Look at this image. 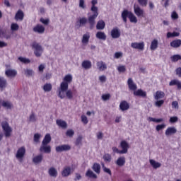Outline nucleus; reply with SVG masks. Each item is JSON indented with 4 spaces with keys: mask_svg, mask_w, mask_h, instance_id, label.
Segmentation results:
<instances>
[{
    "mask_svg": "<svg viewBox=\"0 0 181 181\" xmlns=\"http://www.w3.org/2000/svg\"><path fill=\"white\" fill-rule=\"evenodd\" d=\"M71 81H73V76H71V75L68 74L64 76V81L61 83L58 93V97L61 98V100L66 98L64 93L69 90V84H70Z\"/></svg>",
    "mask_w": 181,
    "mask_h": 181,
    "instance_id": "f257e3e1",
    "label": "nucleus"
},
{
    "mask_svg": "<svg viewBox=\"0 0 181 181\" xmlns=\"http://www.w3.org/2000/svg\"><path fill=\"white\" fill-rule=\"evenodd\" d=\"M127 86L131 91H134V95L136 97H142L143 98L146 97V92L144 91L142 89H138L136 90L138 86H136V84L134 83V81L132 79V78L128 79Z\"/></svg>",
    "mask_w": 181,
    "mask_h": 181,
    "instance_id": "f03ea898",
    "label": "nucleus"
},
{
    "mask_svg": "<svg viewBox=\"0 0 181 181\" xmlns=\"http://www.w3.org/2000/svg\"><path fill=\"white\" fill-rule=\"evenodd\" d=\"M122 19L124 23H127L128 22L127 18L129 19V21L131 23H138V18H136V16H135L134 14L132 11H129L127 9L124 10L122 12Z\"/></svg>",
    "mask_w": 181,
    "mask_h": 181,
    "instance_id": "7ed1b4c3",
    "label": "nucleus"
},
{
    "mask_svg": "<svg viewBox=\"0 0 181 181\" xmlns=\"http://www.w3.org/2000/svg\"><path fill=\"white\" fill-rule=\"evenodd\" d=\"M1 127L4 136H6V138H10L12 135V127L9 126V123H8V122H1Z\"/></svg>",
    "mask_w": 181,
    "mask_h": 181,
    "instance_id": "20e7f679",
    "label": "nucleus"
},
{
    "mask_svg": "<svg viewBox=\"0 0 181 181\" xmlns=\"http://www.w3.org/2000/svg\"><path fill=\"white\" fill-rule=\"evenodd\" d=\"M31 46L32 48L35 49V56H36V57H40V56H42V54L43 53V48L42 47V45H39V43L36 42H33Z\"/></svg>",
    "mask_w": 181,
    "mask_h": 181,
    "instance_id": "39448f33",
    "label": "nucleus"
},
{
    "mask_svg": "<svg viewBox=\"0 0 181 181\" xmlns=\"http://www.w3.org/2000/svg\"><path fill=\"white\" fill-rule=\"evenodd\" d=\"M93 14L90 15L88 18V22L90 25V29H93L94 28V25H95V19H97V16H98V11H93Z\"/></svg>",
    "mask_w": 181,
    "mask_h": 181,
    "instance_id": "423d86ee",
    "label": "nucleus"
},
{
    "mask_svg": "<svg viewBox=\"0 0 181 181\" xmlns=\"http://www.w3.org/2000/svg\"><path fill=\"white\" fill-rule=\"evenodd\" d=\"M25 153H26V148H25V146L19 148L16 154V159H18L19 162H22L23 160V157L25 156Z\"/></svg>",
    "mask_w": 181,
    "mask_h": 181,
    "instance_id": "0eeeda50",
    "label": "nucleus"
},
{
    "mask_svg": "<svg viewBox=\"0 0 181 181\" xmlns=\"http://www.w3.org/2000/svg\"><path fill=\"white\" fill-rule=\"evenodd\" d=\"M134 12L138 18H145V11H144V9L141 8L139 5L134 4Z\"/></svg>",
    "mask_w": 181,
    "mask_h": 181,
    "instance_id": "6e6552de",
    "label": "nucleus"
},
{
    "mask_svg": "<svg viewBox=\"0 0 181 181\" xmlns=\"http://www.w3.org/2000/svg\"><path fill=\"white\" fill-rule=\"evenodd\" d=\"M120 148L122 150H120V153L123 155L124 153H128V149H129V144H128V142L127 141L123 140L120 142Z\"/></svg>",
    "mask_w": 181,
    "mask_h": 181,
    "instance_id": "1a4fd4ad",
    "label": "nucleus"
},
{
    "mask_svg": "<svg viewBox=\"0 0 181 181\" xmlns=\"http://www.w3.org/2000/svg\"><path fill=\"white\" fill-rule=\"evenodd\" d=\"M5 74L8 78H15L18 75V71L16 69H10L5 71Z\"/></svg>",
    "mask_w": 181,
    "mask_h": 181,
    "instance_id": "9d476101",
    "label": "nucleus"
},
{
    "mask_svg": "<svg viewBox=\"0 0 181 181\" xmlns=\"http://www.w3.org/2000/svg\"><path fill=\"white\" fill-rule=\"evenodd\" d=\"M131 47H132V49H137L138 50H144V49H145V42H132Z\"/></svg>",
    "mask_w": 181,
    "mask_h": 181,
    "instance_id": "9b49d317",
    "label": "nucleus"
},
{
    "mask_svg": "<svg viewBox=\"0 0 181 181\" xmlns=\"http://www.w3.org/2000/svg\"><path fill=\"white\" fill-rule=\"evenodd\" d=\"M71 149V146L68 144H64L61 146H58L56 147L55 151L56 152H63L66 151H70Z\"/></svg>",
    "mask_w": 181,
    "mask_h": 181,
    "instance_id": "f8f14e48",
    "label": "nucleus"
},
{
    "mask_svg": "<svg viewBox=\"0 0 181 181\" xmlns=\"http://www.w3.org/2000/svg\"><path fill=\"white\" fill-rule=\"evenodd\" d=\"M111 36L113 39H118L121 36V31L118 27H115L111 30Z\"/></svg>",
    "mask_w": 181,
    "mask_h": 181,
    "instance_id": "ddd939ff",
    "label": "nucleus"
},
{
    "mask_svg": "<svg viewBox=\"0 0 181 181\" xmlns=\"http://www.w3.org/2000/svg\"><path fill=\"white\" fill-rule=\"evenodd\" d=\"M119 108L121 111H128L129 110V103L127 100H122L120 102Z\"/></svg>",
    "mask_w": 181,
    "mask_h": 181,
    "instance_id": "4468645a",
    "label": "nucleus"
},
{
    "mask_svg": "<svg viewBox=\"0 0 181 181\" xmlns=\"http://www.w3.org/2000/svg\"><path fill=\"white\" fill-rule=\"evenodd\" d=\"M40 152H44L45 153H50V152H52V147L47 144H42L40 147Z\"/></svg>",
    "mask_w": 181,
    "mask_h": 181,
    "instance_id": "2eb2a0df",
    "label": "nucleus"
},
{
    "mask_svg": "<svg viewBox=\"0 0 181 181\" xmlns=\"http://www.w3.org/2000/svg\"><path fill=\"white\" fill-rule=\"evenodd\" d=\"M73 95H74L75 97H77V90H74V91H72L71 90H66V96L67 97V98L69 100H71L73 98Z\"/></svg>",
    "mask_w": 181,
    "mask_h": 181,
    "instance_id": "dca6fc26",
    "label": "nucleus"
},
{
    "mask_svg": "<svg viewBox=\"0 0 181 181\" xmlns=\"http://www.w3.org/2000/svg\"><path fill=\"white\" fill-rule=\"evenodd\" d=\"M70 175H71V168L69 166L65 167L62 172V176H63V177H67V176H70Z\"/></svg>",
    "mask_w": 181,
    "mask_h": 181,
    "instance_id": "f3484780",
    "label": "nucleus"
},
{
    "mask_svg": "<svg viewBox=\"0 0 181 181\" xmlns=\"http://www.w3.org/2000/svg\"><path fill=\"white\" fill-rule=\"evenodd\" d=\"M177 132V130L176 129V127H168L165 132V134L166 136H170V135H173Z\"/></svg>",
    "mask_w": 181,
    "mask_h": 181,
    "instance_id": "a211bd4d",
    "label": "nucleus"
},
{
    "mask_svg": "<svg viewBox=\"0 0 181 181\" xmlns=\"http://www.w3.org/2000/svg\"><path fill=\"white\" fill-rule=\"evenodd\" d=\"M33 32L40 34L45 33V27L40 24H37L33 28Z\"/></svg>",
    "mask_w": 181,
    "mask_h": 181,
    "instance_id": "6ab92c4d",
    "label": "nucleus"
},
{
    "mask_svg": "<svg viewBox=\"0 0 181 181\" xmlns=\"http://www.w3.org/2000/svg\"><path fill=\"white\" fill-rule=\"evenodd\" d=\"M169 86L171 87L173 86H176L177 90H181V82L177 79L171 80L170 82L169 83Z\"/></svg>",
    "mask_w": 181,
    "mask_h": 181,
    "instance_id": "aec40b11",
    "label": "nucleus"
},
{
    "mask_svg": "<svg viewBox=\"0 0 181 181\" xmlns=\"http://www.w3.org/2000/svg\"><path fill=\"white\" fill-rule=\"evenodd\" d=\"M23 18H25V13H23V11L22 10H18L15 16V19L16 21H23Z\"/></svg>",
    "mask_w": 181,
    "mask_h": 181,
    "instance_id": "412c9836",
    "label": "nucleus"
},
{
    "mask_svg": "<svg viewBox=\"0 0 181 181\" xmlns=\"http://www.w3.org/2000/svg\"><path fill=\"white\" fill-rule=\"evenodd\" d=\"M92 169L95 173H97V175H100V173H101V165L98 163H94L92 166Z\"/></svg>",
    "mask_w": 181,
    "mask_h": 181,
    "instance_id": "4be33fe9",
    "label": "nucleus"
},
{
    "mask_svg": "<svg viewBox=\"0 0 181 181\" xmlns=\"http://www.w3.org/2000/svg\"><path fill=\"white\" fill-rule=\"evenodd\" d=\"M171 47H174L175 49H177V47H180L181 46V40H174L170 43Z\"/></svg>",
    "mask_w": 181,
    "mask_h": 181,
    "instance_id": "5701e85b",
    "label": "nucleus"
},
{
    "mask_svg": "<svg viewBox=\"0 0 181 181\" xmlns=\"http://www.w3.org/2000/svg\"><path fill=\"white\" fill-rule=\"evenodd\" d=\"M164 98H165V93L163 91H161V90H157L156 92V94L154 95V98L156 100H160V99Z\"/></svg>",
    "mask_w": 181,
    "mask_h": 181,
    "instance_id": "b1692460",
    "label": "nucleus"
},
{
    "mask_svg": "<svg viewBox=\"0 0 181 181\" xmlns=\"http://www.w3.org/2000/svg\"><path fill=\"white\" fill-rule=\"evenodd\" d=\"M96 37L100 40H107V35H105V33L103 31H98L96 33Z\"/></svg>",
    "mask_w": 181,
    "mask_h": 181,
    "instance_id": "393cba45",
    "label": "nucleus"
},
{
    "mask_svg": "<svg viewBox=\"0 0 181 181\" xmlns=\"http://www.w3.org/2000/svg\"><path fill=\"white\" fill-rule=\"evenodd\" d=\"M81 66L83 69H85V70H88L91 69V66H92L91 62L88 60H84L82 62Z\"/></svg>",
    "mask_w": 181,
    "mask_h": 181,
    "instance_id": "a878e982",
    "label": "nucleus"
},
{
    "mask_svg": "<svg viewBox=\"0 0 181 181\" xmlns=\"http://www.w3.org/2000/svg\"><path fill=\"white\" fill-rule=\"evenodd\" d=\"M48 173L49 176H51V177H57V170H56V168H54V167H51L49 169Z\"/></svg>",
    "mask_w": 181,
    "mask_h": 181,
    "instance_id": "bb28decb",
    "label": "nucleus"
},
{
    "mask_svg": "<svg viewBox=\"0 0 181 181\" xmlns=\"http://www.w3.org/2000/svg\"><path fill=\"white\" fill-rule=\"evenodd\" d=\"M56 122L57 125L62 128V129H66V128H67V123L64 120L57 119Z\"/></svg>",
    "mask_w": 181,
    "mask_h": 181,
    "instance_id": "cd10ccee",
    "label": "nucleus"
},
{
    "mask_svg": "<svg viewBox=\"0 0 181 181\" xmlns=\"http://www.w3.org/2000/svg\"><path fill=\"white\" fill-rule=\"evenodd\" d=\"M105 28V22L103 20H100L98 21L97 25H96V29L98 30H103Z\"/></svg>",
    "mask_w": 181,
    "mask_h": 181,
    "instance_id": "c85d7f7f",
    "label": "nucleus"
},
{
    "mask_svg": "<svg viewBox=\"0 0 181 181\" xmlns=\"http://www.w3.org/2000/svg\"><path fill=\"white\" fill-rule=\"evenodd\" d=\"M52 141V136H50V134H47L44 139L42 140V145H47L48 144H50Z\"/></svg>",
    "mask_w": 181,
    "mask_h": 181,
    "instance_id": "c756f323",
    "label": "nucleus"
},
{
    "mask_svg": "<svg viewBox=\"0 0 181 181\" xmlns=\"http://www.w3.org/2000/svg\"><path fill=\"white\" fill-rule=\"evenodd\" d=\"M1 105L4 108H6V110H12L13 107V105H12L9 101H3L1 103Z\"/></svg>",
    "mask_w": 181,
    "mask_h": 181,
    "instance_id": "7c9ffc66",
    "label": "nucleus"
},
{
    "mask_svg": "<svg viewBox=\"0 0 181 181\" xmlns=\"http://www.w3.org/2000/svg\"><path fill=\"white\" fill-rule=\"evenodd\" d=\"M116 165L119 167L124 166L125 165V157H119L116 160Z\"/></svg>",
    "mask_w": 181,
    "mask_h": 181,
    "instance_id": "2f4dec72",
    "label": "nucleus"
},
{
    "mask_svg": "<svg viewBox=\"0 0 181 181\" xmlns=\"http://www.w3.org/2000/svg\"><path fill=\"white\" fill-rule=\"evenodd\" d=\"M86 177H90V179H97V175H95L90 169H88L86 171Z\"/></svg>",
    "mask_w": 181,
    "mask_h": 181,
    "instance_id": "473e14b6",
    "label": "nucleus"
},
{
    "mask_svg": "<svg viewBox=\"0 0 181 181\" xmlns=\"http://www.w3.org/2000/svg\"><path fill=\"white\" fill-rule=\"evenodd\" d=\"M97 66L98 67L100 71H104V70H107V64L103 62H98Z\"/></svg>",
    "mask_w": 181,
    "mask_h": 181,
    "instance_id": "72a5a7b5",
    "label": "nucleus"
},
{
    "mask_svg": "<svg viewBox=\"0 0 181 181\" xmlns=\"http://www.w3.org/2000/svg\"><path fill=\"white\" fill-rule=\"evenodd\" d=\"M89 40H90V33H86V34H84L83 35L82 43L83 45H87V43H88Z\"/></svg>",
    "mask_w": 181,
    "mask_h": 181,
    "instance_id": "f704fd0d",
    "label": "nucleus"
},
{
    "mask_svg": "<svg viewBox=\"0 0 181 181\" xmlns=\"http://www.w3.org/2000/svg\"><path fill=\"white\" fill-rule=\"evenodd\" d=\"M150 164L153 168V169H158V168H160V166H162L160 163L156 162L155 160H150Z\"/></svg>",
    "mask_w": 181,
    "mask_h": 181,
    "instance_id": "c9c22d12",
    "label": "nucleus"
},
{
    "mask_svg": "<svg viewBox=\"0 0 181 181\" xmlns=\"http://www.w3.org/2000/svg\"><path fill=\"white\" fill-rule=\"evenodd\" d=\"M42 160H43V156H42V154L36 156L33 159L34 163H40Z\"/></svg>",
    "mask_w": 181,
    "mask_h": 181,
    "instance_id": "e433bc0d",
    "label": "nucleus"
},
{
    "mask_svg": "<svg viewBox=\"0 0 181 181\" xmlns=\"http://www.w3.org/2000/svg\"><path fill=\"white\" fill-rule=\"evenodd\" d=\"M91 4H92V7L90 8V11L92 12H98V8L95 6V5H97L98 4L97 0H92Z\"/></svg>",
    "mask_w": 181,
    "mask_h": 181,
    "instance_id": "4c0bfd02",
    "label": "nucleus"
},
{
    "mask_svg": "<svg viewBox=\"0 0 181 181\" xmlns=\"http://www.w3.org/2000/svg\"><path fill=\"white\" fill-rule=\"evenodd\" d=\"M158 40L154 39L153 40V42H151V45L150 47L151 50H156V49H158Z\"/></svg>",
    "mask_w": 181,
    "mask_h": 181,
    "instance_id": "58836bf2",
    "label": "nucleus"
},
{
    "mask_svg": "<svg viewBox=\"0 0 181 181\" xmlns=\"http://www.w3.org/2000/svg\"><path fill=\"white\" fill-rule=\"evenodd\" d=\"M177 36H180V33L174 31L173 33H167L168 39H170V37H177Z\"/></svg>",
    "mask_w": 181,
    "mask_h": 181,
    "instance_id": "ea45409f",
    "label": "nucleus"
},
{
    "mask_svg": "<svg viewBox=\"0 0 181 181\" xmlns=\"http://www.w3.org/2000/svg\"><path fill=\"white\" fill-rule=\"evenodd\" d=\"M52 84L51 83H45L43 86V90L45 91V93H49V91H52Z\"/></svg>",
    "mask_w": 181,
    "mask_h": 181,
    "instance_id": "a19ab883",
    "label": "nucleus"
},
{
    "mask_svg": "<svg viewBox=\"0 0 181 181\" xmlns=\"http://www.w3.org/2000/svg\"><path fill=\"white\" fill-rule=\"evenodd\" d=\"M6 86H8V82L6 81V79L4 78H1V91L4 88H6Z\"/></svg>",
    "mask_w": 181,
    "mask_h": 181,
    "instance_id": "79ce46f5",
    "label": "nucleus"
},
{
    "mask_svg": "<svg viewBox=\"0 0 181 181\" xmlns=\"http://www.w3.org/2000/svg\"><path fill=\"white\" fill-rule=\"evenodd\" d=\"M170 59H171V62L176 63V62H179V60H181V56L179 54H175L172 56Z\"/></svg>",
    "mask_w": 181,
    "mask_h": 181,
    "instance_id": "37998d69",
    "label": "nucleus"
},
{
    "mask_svg": "<svg viewBox=\"0 0 181 181\" xmlns=\"http://www.w3.org/2000/svg\"><path fill=\"white\" fill-rule=\"evenodd\" d=\"M18 60L21 62V63H24V64H28V63H30V59L22 57H18Z\"/></svg>",
    "mask_w": 181,
    "mask_h": 181,
    "instance_id": "c03bdc74",
    "label": "nucleus"
},
{
    "mask_svg": "<svg viewBox=\"0 0 181 181\" xmlns=\"http://www.w3.org/2000/svg\"><path fill=\"white\" fill-rule=\"evenodd\" d=\"M102 166H103V172H105V173H107L108 175H110V176L112 175V173H111V170L105 167V165H104V163H102Z\"/></svg>",
    "mask_w": 181,
    "mask_h": 181,
    "instance_id": "a18cd8bd",
    "label": "nucleus"
},
{
    "mask_svg": "<svg viewBox=\"0 0 181 181\" xmlns=\"http://www.w3.org/2000/svg\"><path fill=\"white\" fill-rule=\"evenodd\" d=\"M148 121L152 122H163V119L160 118V119H156L153 117H148Z\"/></svg>",
    "mask_w": 181,
    "mask_h": 181,
    "instance_id": "49530a36",
    "label": "nucleus"
},
{
    "mask_svg": "<svg viewBox=\"0 0 181 181\" xmlns=\"http://www.w3.org/2000/svg\"><path fill=\"white\" fill-rule=\"evenodd\" d=\"M163 104H165V100H157L154 103L155 106L158 107V108H160Z\"/></svg>",
    "mask_w": 181,
    "mask_h": 181,
    "instance_id": "de8ad7c7",
    "label": "nucleus"
},
{
    "mask_svg": "<svg viewBox=\"0 0 181 181\" xmlns=\"http://www.w3.org/2000/svg\"><path fill=\"white\" fill-rule=\"evenodd\" d=\"M81 122L85 125H87L88 124V119L87 118V116L82 115L81 117Z\"/></svg>",
    "mask_w": 181,
    "mask_h": 181,
    "instance_id": "09e8293b",
    "label": "nucleus"
},
{
    "mask_svg": "<svg viewBox=\"0 0 181 181\" xmlns=\"http://www.w3.org/2000/svg\"><path fill=\"white\" fill-rule=\"evenodd\" d=\"M66 136H69V138H72V136H74V130L73 129H68L66 132Z\"/></svg>",
    "mask_w": 181,
    "mask_h": 181,
    "instance_id": "8fccbe9b",
    "label": "nucleus"
},
{
    "mask_svg": "<svg viewBox=\"0 0 181 181\" xmlns=\"http://www.w3.org/2000/svg\"><path fill=\"white\" fill-rule=\"evenodd\" d=\"M110 98H111V95L110 93L102 95V100H103V101H108Z\"/></svg>",
    "mask_w": 181,
    "mask_h": 181,
    "instance_id": "3c124183",
    "label": "nucleus"
},
{
    "mask_svg": "<svg viewBox=\"0 0 181 181\" xmlns=\"http://www.w3.org/2000/svg\"><path fill=\"white\" fill-rule=\"evenodd\" d=\"M103 159L105 162H111V155L106 153L103 156Z\"/></svg>",
    "mask_w": 181,
    "mask_h": 181,
    "instance_id": "603ef678",
    "label": "nucleus"
},
{
    "mask_svg": "<svg viewBox=\"0 0 181 181\" xmlns=\"http://www.w3.org/2000/svg\"><path fill=\"white\" fill-rule=\"evenodd\" d=\"M11 29L13 31L18 30H19V25L18 23H13L11 25Z\"/></svg>",
    "mask_w": 181,
    "mask_h": 181,
    "instance_id": "864d4df0",
    "label": "nucleus"
},
{
    "mask_svg": "<svg viewBox=\"0 0 181 181\" xmlns=\"http://www.w3.org/2000/svg\"><path fill=\"white\" fill-rule=\"evenodd\" d=\"M117 70L119 73H125V71H127V68L125 67V66L122 65L117 67Z\"/></svg>",
    "mask_w": 181,
    "mask_h": 181,
    "instance_id": "5fc2aeb1",
    "label": "nucleus"
},
{
    "mask_svg": "<svg viewBox=\"0 0 181 181\" xmlns=\"http://www.w3.org/2000/svg\"><path fill=\"white\" fill-rule=\"evenodd\" d=\"M87 22H88V20L85 17H83L81 19H79L80 26H83V25H86V23H87Z\"/></svg>",
    "mask_w": 181,
    "mask_h": 181,
    "instance_id": "6e6d98bb",
    "label": "nucleus"
},
{
    "mask_svg": "<svg viewBox=\"0 0 181 181\" xmlns=\"http://www.w3.org/2000/svg\"><path fill=\"white\" fill-rule=\"evenodd\" d=\"M141 6H146L148 5V0H137Z\"/></svg>",
    "mask_w": 181,
    "mask_h": 181,
    "instance_id": "4d7b16f0",
    "label": "nucleus"
},
{
    "mask_svg": "<svg viewBox=\"0 0 181 181\" xmlns=\"http://www.w3.org/2000/svg\"><path fill=\"white\" fill-rule=\"evenodd\" d=\"M171 18L173 19V21H176V19H179V15L177 13H176V11H173L171 13Z\"/></svg>",
    "mask_w": 181,
    "mask_h": 181,
    "instance_id": "13d9d810",
    "label": "nucleus"
},
{
    "mask_svg": "<svg viewBox=\"0 0 181 181\" xmlns=\"http://www.w3.org/2000/svg\"><path fill=\"white\" fill-rule=\"evenodd\" d=\"M178 120H179V118L176 116H174V117H171L169 121L171 124H175V122H177Z\"/></svg>",
    "mask_w": 181,
    "mask_h": 181,
    "instance_id": "bf43d9fd",
    "label": "nucleus"
},
{
    "mask_svg": "<svg viewBox=\"0 0 181 181\" xmlns=\"http://www.w3.org/2000/svg\"><path fill=\"white\" fill-rule=\"evenodd\" d=\"M166 127V124H158L156 127V131H158L159 132V131H160V129H163V128Z\"/></svg>",
    "mask_w": 181,
    "mask_h": 181,
    "instance_id": "052dcab7",
    "label": "nucleus"
},
{
    "mask_svg": "<svg viewBox=\"0 0 181 181\" xmlns=\"http://www.w3.org/2000/svg\"><path fill=\"white\" fill-rule=\"evenodd\" d=\"M40 22L43 23V25H49V22H50V21L49 20V18L45 19L43 18H41L40 19Z\"/></svg>",
    "mask_w": 181,
    "mask_h": 181,
    "instance_id": "680f3d73",
    "label": "nucleus"
},
{
    "mask_svg": "<svg viewBox=\"0 0 181 181\" xmlns=\"http://www.w3.org/2000/svg\"><path fill=\"white\" fill-rule=\"evenodd\" d=\"M29 121H30V122H35L36 121V117L35 116L34 112H32L30 115Z\"/></svg>",
    "mask_w": 181,
    "mask_h": 181,
    "instance_id": "e2e57ef3",
    "label": "nucleus"
},
{
    "mask_svg": "<svg viewBox=\"0 0 181 181\" xmlns=\"http://www.w3.org/2000/svg\"><path fill=\"white\" fill-rule=\"evenodd\" d=\"M40 140V134L37 133L34 134V142H39Z\"/></svg>",
    "mask_w": 181,
    "mask_h": 181,
    "instance_id": "0e129e2a",
    "label": "nucleus"
},
{
    "mask_svg": "<svg viewBox=\"0 0 181 181\" xmlns=\"http://www.w3.org/2000/svg\"><path fill=\"white\" fill-rule=\"evenodd\" d=\"M175 74L181 78V67H178L175 69Z\"/></svg>",
    "mask_w": 181,
    "mask_h": 181,
    "instance_id": "69168bd1",
    "label": "nucleus"
},
{
    "mask_svg": "<svg viewBox=\"0 0 181 181\" xmlns=\"http://www.w3.org/2000/svg\"><path fill=\"white\" fill-rule=\"evenodd\" d=\"M25 76H32L33 74V70L32 69H27L25 71Z\"/></svg>",
    "mask_w": 181,
    "mask_h": 181,
    "instance_id": "338daca9",
    "label": "nucleus"
},
{
    "mask_svg": "<svg viewBox=\"0 0 181 181\" xmlns=\"http://www.w3.org/2000/svg\"><path fill=\"white\" fill-rule=\"evenodd\" d=\"M114 57L115 59H119V57H122V52H115Z\"/></svg>",
    "mask_w": 181,
    "mask_h": 181,
    "instance_id": "774afa93",
    "label": "nucleus"
}]
</instances>
